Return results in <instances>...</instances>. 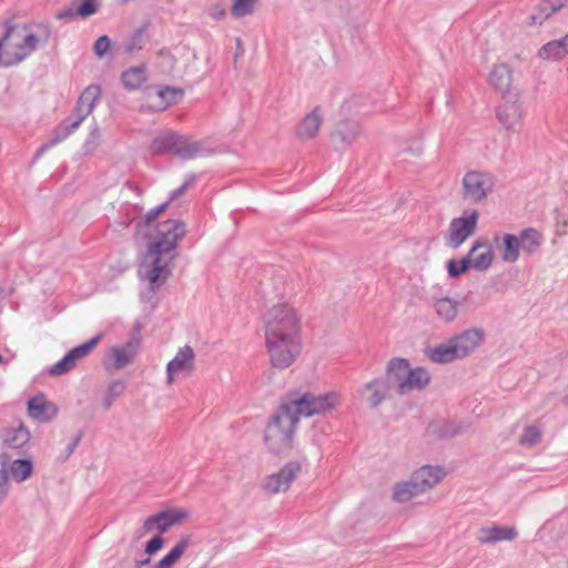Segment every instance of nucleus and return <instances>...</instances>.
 Listing matches in <instances>:
<instances>
[{"instance_id": "f257e3e1", "label": "nucleus", "mask_w": 568, "mask_h": 568, "mask_svg": "<svg viewBox=\"0 0 568 568\" xmlns=\"http://www.w3.org/2000/svg\"><path fill=\"white\" fill-rule=\"evenodd\" d=\"M335 394L290 392L276 412L270 417L264 442L272 454H287L293 448L297 423L301 417H311L331 410L335 406Z\"/></svg>"}, {"instance_id": "f03ea898", "label": "nucleus", "mask_w": 568, "mask_h": 568, "mask_svg": "<svg viewBox=\"0 0 568 568\" xmlns=\"http://www.w3.org/2000/svg\"><path fill=\"white\" fill-rule=\"evenodd\" d=\"M186 233L185 224L181 220H168L156 225L155 236L149 242L140 275L150 282L151 290L155 292L171 275L162 256L175 252L179 241Z\"/></svg>"}, {"instance_id": "7ed1b4c3", "label": "nucleus", "mask_w": 568, "mask_h": 568, "mask_svg": "<svg viewBox=\"0 0 568 568\" xmlns=\"http://www.w3.org/2000/svg\"><path fill=\"white\" fill-rule=\"evenodd\" d=\"M4 34L0 38V64L9 68L21 63L37 49L40 38L26 33L27 27H18L6 21Z\"/></svg>"}, {"instance_id": "20e7f679", "label": "nucleus", "mask_w": 568, "mask_h": 568, "mask_svg": "<svg viewBox=\"0 0 568 568\" xmlns=\"http://www.w3.org/2000/svg\"><path fill=\"white\" fill-rule=\"evenodd\" d=\"M264 328L265 335L301 336V317L292 305L278 303L266 312Z\"/></svg>"}, {"instance_id": "39448f33", "label": "nucleus", "mask_w": 568, "mask_h": 568, "mask_svg": "<svg viewBox=\"0 0 568 568\" xmlns=\"http://www.w3.org/2000/svg\"><path fill=\"white\" fill-rule=\"evenodd\" d=\"M265 346L271 366L275 369H286L296 361L302 351L301 336L265 335Z\"/></svg>"}, {"instance_id": "423d86ee", "label": "nucleus", "mask_w": 568, "mask_h": 568, "mask_svg": "<svg viewBox=\"0 0 568 568\" xmlns=\"http://www.w3.org/2000/svg\"><path fill=\"white\" fill-rule=\"evenodd\" d=\"M199 151V143L192 142L187 138L175 132H169L156 136L150 144V152L153 155L172 153L184 159H191L194 158Z\"/></svg>"}, {"instance_id": "0eeeda50", "label": "nucleus", "mask_w": 568, "mask_h": 568, "mask_svg": "<svg viewBox=\"0 0 568 568\" xmlns=\"http://www.w3.org/2000/svg\"><path fill=\"white\" fill-rule=\"evenodd\" d=\"M479 214L476 210H466L463 215L450 221L445 243L452 248H458L477 227Z\"/></svg>"}, {"instance_id": "6e6552de", "label": "nucleus", "mask_w": 568, "mask_h": 568, "mask_svg": "<svg viewBox=\"0 0 568 568\" xmlns=\"http://www.w3.org/2000/svg\"><path fill=\"white\" fill-rule=\"evenodd\" d=\"M494 178L489 173L470 171L463 178L464 197L478 203L485 200L494 187Z\"/></svg>"}, {"instance_id": "1a4fd4ad", "label": "nucleus", "mask_w": 568, "mask_h": 568, "mask_svg": "<svg viewBox=\"0 0 568 568\" xmlns=\"http://www.w3.org/2000/svg\"><path fill=\"white\" fill-rule=\"evenodd\" d=\"M102 337L103 334L100 333L88 342L70 349L59 362L49 368V374L51 376H61L73 369L80 359L87 357L95 348Z\"/></svg>"}, {"instance_id": "9d476101", "label": "nucleus", "mask_w": 568, "mask_h": 568, "mask_svg": "<svg viewBox=\"0 0 568 568\" xmlns=\"http://www.w3.org/2000/svg\"><path fill=\"white\" fill-rule=\"evenodd\" d=\"M497 119L508 132H519L523 126V108L518 93L503 95V102L497 108Z\"/></svg>"}, {"instance_id": "9b49d317", "label": "nucleus", "mask_w": 568, "mask_h": 568, "mask_svg": "<svg viewBox=\"0 0 568 568\" xmlns=\"http://www.w3.org/2000/svg\"><path fill=\"white\" fill-rule=\"evenodd\" d=\"M301 469L302 464L300 462H288L277 473L265 477L263 488L270 494L285 491L298 476Z\"/></svg>"}, {"instance_id": "f8f14e48", "label": "nucleus", "mask_w": 568, "mask_h": 568, "mask_svg": "<svg viewBox=\"0 0 568 568\" xmlns=\"http://www.w3.org/2000/svg\"><path fill=\"white\" fill-rule=\"evenodd\" d=\"M390 389L387 379L376 377L363 385L359 396L371 408H377L389 396Z\"/></svg>"}, {"instance_id": "ddd939ff", "label": "nucleus", "mask_w": 568, "mask_h": 568, "mask_svg": "<svg viewBox=\"0 0 568 568\" xmlns=\"http://www.w3.org/2000/svg\"><path fill=\"white\" fill-rule=\"evenodd\" d=\"M195 354L191 346L181 347L173 359L166 365V383H173V376L179 373L191 374L194 371Z\"/></svg>"}, {"instance_id": "4468645a", "label": "nucleus", "mask_w": 568, "mask_h": 568, "mask_svg": "<svg viewBox=\"0 0 568 568\" xmlns=\"http://www.w3.org/2000/svg\"><path fill=\"white\" fill-rule=\"evenodd\" d=\"M518 537L517 529L511 526H498L481 527L477 532V540L483 545H493L499 541H511Z\"/></svg>"}, {"instance_id": "2eb2a0df", "label": "nucleus", "mask_w": 568, "mask_h": 568, "mask_svg": "<svg viewBox=\"0 0 568 568\" xmlns=\"http://www.w3.org/2000/svg\"><path fill=\"white\" fill-rule=\"evenodd\" d=\"M28 413L30 417L47 423L58 415V407L47 400L43 394H39L28 400Z\"/></svg>"}, {"instance_id": "dca6fc26", "label": "nucleus", "mask_w": 568, "mask_h": 568, "mask_svg": "<svg viewBox=\"0 0 568 568\" xmlns=\"http://www.w3.org/2000/svg\"><path fill=\"white\" fill-rule=\"evenodd\" d=\"M185 515L181 511H161L148 517L143 523L144 532L158 529L160 534L165 532L171 526L180 523Z\"/></svg>"}, {"instance_id": "f3484780", "label": "nucleus", "mask_w": 568, "mask_h": 568, "mask_svg": "<svg viewBox=\"0 0 568 568\" xmlns=\"http://www.w3.org/2000/svg\"><path fill=\"white\" fill-rule=\"evenodd\" d=\"M484 334L480 329L470 328L463 333L452 337L454 345L456 346L460 358L468 356L474 352L483 342Z\"/></svg>"}, {"instance_id": "a211bd4d", "label": "nucleus", "mask_w": 568, "mask_h": 568, "mask_svg": "<svg viewBox=\"0 0 568 568\" xmlns=\"http://www.w3.org/2000/svg\"><path fill=\"white\" fill-rule=\"evenodd\" d=\"M445 475L446 471L444 468L426 465L413 473L415 478L414 485L418 486L423 494L437 485L445 477Z\"/></svg>"}, {"instance_id": "6ab92c4d", "label": "nucleus", "mask_w": 568, "mask_h": 568, "mask_svg": "<svg viewBox=\"0 0 568 568\" xmlns=\"http://www.w3.org/2000/svg\"><path fill=\"white\" fill-rule=\"evenodd\" d=\"M409 369L410 364L408 359L395 357L387 363L386 374L383 378L388 381L390 388L396 386L398 394H400V384L405 381Z\"/></svg>"}, {"instance_id": "aec40b11", "label": "nucleus", "mask_w": 568, "mask_h": 568, "mask_svg": "<svg viewBox=\"0 0 568 568\" xmlns=\"http://www.w3.org/2000/svg\"><path fill=\"white\" fill-rule=\"evenodd\" d=\"M140 348V338H132L122 346H114L110 349V355L114 359L113 367L121 369L129 365Z\"/></svg>"}, {"instance_id": "412c9836", "label": "nucleus", "mask_w": 568, "mask_h": 568, "mask_svg": "<svg viewBox=\"0 0 568 568\" xmlns=\"http://www.w3.org/2000/svg\"><path fill=\"white\" fill-rule=\"evenodd\" d=\"M323 123L321 108H314L306 114L296 128V135L301 140H310L316 136L320 126Z\"/></svg>"}, {"instance_id": "4be33fe9", "label": "nucleus", "mask_w": 568, "mask_h": 568, "mask_svg": "<svg viewBox=\"0 0 568 568\" xmlns=\"http://www.w3.org/2000/svg\"><path fill=\"white\" fill-rule=\"evenodd\" d=\"M471 262L473 268L477 271H486L490 267L494 253L486 242H476L467 254Z\"/></svg>"}, {"instance_id": "5701e85b", "label": "nucleus", "mask_w": 568, "mask_h": 568, "mask_svg": "<svg viewBox=\"0 0 568 568\" xmlns=\"http://www.w3.org/2000/svg\"><path fill=\"white\" fill-rule=\"evenodd\" d=\"M430 382L429 373L423 367L410 368L408 375H406L405 381L400 384V394L405 395L410 393L412 390H422L424 389Z\"/></svg>"}, {"instance_id": "b1692460", "label": "nucleus", "mask_w": 568, "mask_h": 568, "mask_svg": "<svg viewBox=\"0 0 568 568\" xmlns=\"http://www.w3.org/2000/svg\"><path fill=\"white\" fill-rule=\"evenodd\" d=\"M191 545L192 537L190 535L181 537L172 549L151 568H172Z\"/></svg>"}, {"instance_id": "393cba45", "label": "nucleus", "mask_w": 568, "mask_h": 568, "mask_svg": "<svg viewBox=\"0 0 568 568\" xmlns=\"http://www.w3.org/2000/svg\"><path fill=\"white\" fill-rule=\"evenodd\" d=\"M511 70L506 63L495 64L489 74V83L504 94L513 93L509 90L511 84Z\"/></svg>"}, {"instance_id": "a878e982", "label": "nucleus", "mask_w": 568, "mask_h": 568, "mask_svg": "<svg viewBox=\"0 0 568 568\" xmlns=\"http://www.w3.org/2000/svg\"><path fill=\"white\" fill-rule=\"evenodd\" d=\"M428 357L434 363L447 364L455 359H459V353L454 345L452 338L447 342L439 344L438 346L430 348L428 352Z\"/></svg>"}, {"instance_id": "bb28decb", "label": "nucleus", "mask_w": 568, "mask_h": 568, "mask_svg": "<svg viewBox=\"0 0 568 568\" xmlns=\"http://www.w3.org/2000/svg\"><path fill=\"white\" fill-rule=\"evenodd\" d=\"M517 237L520 248L528 255L536 253L542 242L541 233L534 227L523 230Z\"/></svg>"}, {"instance_id": "cd10ccee", "label": "nucleus", "mask_w": 568, "mask_h": 568, "mask_svg": "<svg viewBox=\"0 0 568 568\" xmlns=\"http://www.w3.org/2000/svg\"><path fill=\"white\" fill-rule=\"evenodd\" d=\"M566 2L567 0H541L537 12L530 17L531 24H541L544 20L564 8Z\"/></svg>"}, {"instance_id": "c85d7f7f", "label": "nucleus", "mask_w": 568, "mask_h": 568, "mask_svg": "<svg viewBox=\"0 0 568 568\" xmlns=\"http://www.w3.org/2000/svg\"><path fill=\"white\" fill-rule=\"evenodd\" d=\"M29 440L30 432L23 425L7 429L3 435V445L9 448H22Z\"/></svg>"}, {"instance_id": "c756f323", "label": "nucleus", "mask_w": 568, "mask_h": 568, "mask_svg": "<svg viewBox=\"0 0 568 568\" xmlns=\"http://www.w3.org/2000/svg\"><path fill=\"white\" fill-rule=\"evenodd\" d=\"M414 483L415 478L412 475L409 480L396 484L393 490V499L397 503H407L413 497L420 495L419 487L415 486Z\"/></svg>"}, {"instance_id": "7c9ffc66", "label": "nucleus", "mask_w": 568, "mask_h": 568, "mask_svg": "<svg viewBox=\"0 0 568 568\" xmlns=\"http://www.w3.org/2000/svg\"><path fill=\"white\" fill-rule=\"evenodd\" d=\"M121 79L128 90H136L146 80L145 68L143 65L131 67L122 72Z\"/></svg>"}, {"instance_id": "2f4dec72", "label": "nucleus", "mask_w": 568, "mask_h": 568, "mask_svg": "<svg viewBox=\"0 0 568 568\" xmlns=\"http://www.w3.org/2000/svg\"><path fill=\"white\" fill-rule=\"evenodd\" d=\"M359 134V124L355 121L341 122L333 134L334 139H339L344 144H351Z\"/></svg>"}, {"instance_id": "473e14b6", "label": "nucleus", "mask_w": 568, "mask_h": 568, "mask_svg": "<svg viewBox=\"0 0 568 568\" xmlns=\"http://www.w3.org/2000/svg\"><path fill=\"white\" fill-rule=\"evenodd\" d=\"M568 53L561 39L550 41L544 44L538 52L541 59L546 60H559Z\"/></svg>"}, {"instance_id": "72a5a7b5", "label": "nucleus", "mask_w": 568, "mask_h": 568, "mask_svg": "<svg viewBox=\"0 0 568 568\" xmlns=\"http://www.w3.org/2000/svg\"><path fill=\"white\" fill-rule=\"evenodd\" d=\"M161 99L159 109L165 110L168 106L176 102L178 97L183 95V90L174 87L150 88Z\"/></svg>"}, {"instance_id": "f704fd0d", "label": "nucleus", "mask_w": 568, "mask_h": 568, "mask_svg": "<svg viewBox=\"0 0 568 568\" xmlns=\"http://www.w3.org/2000/svg\"><path fill=\"white\" fill-rule=\"evenodd\" d=\"M458 303L452 298L444 297L435 302L437 315L445 322H452L457 315Z\"/></svg>"}, {"instance_id": "c9c22d12", "label": "nucleus", "mask_w": 568, "mask_h": 568, "mask_svg": "<svg viewBox=\"0 0 568 568\" xmlns=\"http://www.w3.org/2000/svg\"><path fill=\"white\" fill-rule=\"evenodd\" d=\"M504 252L501 255L503 261L507 263H515L519 258V241L517 235L505 234L504 235Z\"/></svg>"}, {"instance_id": "e433bc0d", "label": "nucleus", "mask_w": 568, "mask_h": 568, "mask_svg": "<svg viewBox=\"0 0 568 568\" xmlns=\"http://www.w3.org/2000/svg\"><path fill=\"white\" fill-rule=\"evenodd\" d=\"M126 384L124 381L116 379L109 384L105 394L102 399V406L104 410H109L113 405V402L118 399L125 390Z\"/></svg>"}, {"instance_id": "4c0bfd02", "label": "nucleus", "mask_w": 568, "mask_h": 568, "mask_svg": "<svg viewBox=\"0 0 568 568\" xmlns=\"http://www.w3.org/2000/svg\"><path fill=\"white\" fill-rule=\"evenodd\" d=\"M33 470V464L30 459H16L10 467L12 477L18 481L22 483L28 479Z\"/></svg>"}, {"instance_id": "58836bf2", "label": "nucleus", "mask_w": 568, "mask_h": 568, "mask_svg": "<svg viewBox=\"0 0 568 568\" xmlns=\"http://www.w3.org/2000/svg\"><path fill=\"white\" fill-rule=\"evenodd\" d=\"M101 94L102 90L99 84H90L83 90L77 102L90 106L92 110H94L97 102L101 98Z\"/></svg>"}, {"instance_id": "ea45409f", "label": "nucleus", "mask_w": 568, "mask_h": 568, "mask_svg": "<svg viewBox=\"0 0 568 568\" xmlns=\"http://www.w3.org/2000/svg\"><path fill=\"white\" fill-rule=\"evenodd\" d=\"M231 13L234 18H244L254 12L257 0H232Z\"/></svg>"}, {"instance_id": "a19ab883", "label": "nucleus", "mask_w": 568, "mask_h": 568, "mask_svg": "<svg viewBox=\"0 0 568 568\" xmlns=\"http://www.w3.org/2000/svg\"><path fill=\"white\" fill-rule=\"evenodd\" d=\"M75 129L71 128V118H68L53 129L49 141L54 146L65 140Z\"/></svg>"}, {"instance_id": "79ce46f5", "label": "nucleus", "mask_w": 568, "mask_h": 568, "mask_svg": "<svg viewBox=\"0 0 568 568\" xmlns=\"http://www.w3.org/2000/svg\"><path fill=\"white\" fill-rule=\"evenodd\" d=\"M75 129L71 128V118H68L53 129L49 141L54 146L65 140Z\"/></svg>"}, {"instance_id": "37998d69", "label": "nucleus", "mask_w": 568, "mask_h": 568, "mask_svg": "<svg viewBox=\"0 0 568 568\" xmlns=\"http://www.w3.org/2000/svg\"><path fill=\"white\" fill-rule=\"evenodd\" d=\"M471 262L468 256H464L462 260H449L447 262V272L448 275L453 278L459 277L464 273H466L469 268H471Z\"/></svg>"}, {"instance_id": "c03bdc74", "label": "nucleus", "mask_w": 568, "mask_h": 568, "mask_svg": "<svg viewBox=\"0 0 568 568\" xmlns=\"http://www.w3.org/2000/svg\"><path fill=\"white\" fill-rule=\"evenodd\" d=\"M9 455L2 453L0 455L1 468H0V504L4 500L9 493V475L6 469L9 462Z\"/></svg>"}, {"instance_id": "a18cd8bd", "label": "nucleus", "mask_w": 568, "mask_h": 568, "mask_svg": "<svg viewBox=\"0 0 568 568\" xmlns=\"http://www.w3.org/2000/svg\"><path fill=\"white\" fill-rule=\"evenodd\" d=\"M541 438V433L536 426H526L521 436L519 437V443L523 446H534Z\"/></svg>"}, {"instance_id": "49530a36", "label": "nucleus", "mask_w": 568, "mask_h": 568, "mask_svg": "<svg viewBox=\"0 0 568 568\" xmlns=\"http://www.w3.org/2000/svg\"><path fill=\"white\" fill-rule=\"evenodd\" d=\"M100 10L99 0H83L77 9V13L81 18H89Z\"/></svg>"}, {"instance_id": "de8ad7c7", "label": "nucleus", "mask_w": 568, "mask_h": 568, "mask_svg": "<svg viewBox=\"0 0 568 568\" xmlns=\"http://www.w3.org/2000/svg\"><path fill=\"white\" fill-rule=\"evenodd\" d=\"M169 207V202H164L156 207L150 210L139 222L138 227L148 226L153 223L156 217Z\"/></svg>"}, {"instance_id": "09e8293b", "label": "nucleus", "mask_w": 568, "mask_h": 568, "mask_svg": "<svg viewBox=\"0 0 568 568\" xmlns=\"http://www.w3.org/2000/svg\"><path fill=\"white\" fill-rule=\"evenodd\" d=\"M92 111L93 110L90 106L77 102L73 109V114L75 115V119H71V128L78 129L80 124L88 118V115L92 113Z\"/></svg>"}, {"instance_id": "8fccbe9b", "label": "nucleus", "mask_w": 568, "mask_h": 568, "mask_svg": "<svg viewBox=\"0 0 568 568\" xmlns=\"http://www.w3.org/2000/svg\"><path fill=\"white\" fill-rule=\"evenodd\" d=\"M111 48V39L108 36L99 37L93 43L92 50L98 59H103Z\"/></svg>"}, {"instance_id": "3c124183", "label": "nucleus", "mask_w": 568, "mask_h": 568, "mask_svg": "<svg viewBox=\"0 0 568 568\" xmlns=\"http://www.w3.org/2000/svg\"><path fill=\"white\" fill-rule=\"evenodd\" d=\"M195 180H196L195 174L187 175V178L185 179L183 184L170 193V196L166 202H169V204H170L171 202L175 201L181 195H183L186 192V190L190 189L194 184Z\"/></svg>"}, {"instance_id": "603ef678", "label": "nucleus", "mask_w": 568, "mask_h": 568, "mask_svg": "<svg viewBox=\"0 0 568 568\" xmlns=\"http://www.w3.org/2000/svg\"><path fill=\"white\" fill-rule=\"evenodd\" d=\"M142 42H143V29H138L134 31V33L131 36L130 40L126 43L125 51L128 53H132L136 50L142 49Z\"/></svg>"}, {"instance_id": "864d4df0", "label": "nucleus", "mask_w": 568, "mask_h": 568, "mask_svg": "<svg viewBox=\"0 0 568 568\" xmlns=\"http://www.w3.org/2000/svg\"><path fill=\"white\" fill-rule=\"evenodd\" d=\"M164 546V538L161 536V534L155 535L152 537L145 545L144 551L148 555H154L158 552L162 547Z\"/></svg>"}, {"instance_id": "5fc2aeb1", "label": "nucleus", "mask_w": 568, "mask_h": 568, "mask_svg": "<svg viewBox=\"0 0 568 568\" xmlns=\"http://www.w3.org/2000/svg\"><path fill=\"white\" fill-rule=\"evenodd\" d=\"M75 17H79V14L77 13V10H74L72 7L63 8L55 13V18L58 20L69 21V20L74 19Z\"/></svg>"}, {"instance_id": "6e6d98bb", "label": "nucleus", "mask_w": 568, "mask_h": 568, "mask_svg": "<svg viewBox=\"0 0 568 568\" xmlns=\"http://www.w3.org/2000/svg\"><path fill=\"white\" fill-rule=\"evenodd\" d=\"M82 437H83V432L79 430L78 434L75 435V437L72 439V442L67 446V448L64 450V459H68L74 453V449L78 447Z\"/></svg>"}, {"instance_id": "4d7b16f0", "label": "nucleus", "mask_w": 568, "mask_h": 568, "mask_svg": "<svg viewBox=\"0 0 568 568\" xmlns=\"http://www.w3.org/2000/svg\"><path fill=\"white\" fill-rule=\"evenodd\" d=\"M210 16L215 20H221L226 16V11L221 3H214L210 7Z\"/></svg>"}, {"instance_id": "13d9d810", "label": "nucleus", "mask_w": 568, "mask_h": 568, "mask_svg": "<svg viewBox=\"0 0 568 568\" xmlns=\"http://www.w3.org/2000/svg\"><path fill=\"white\" fill-rule=\"evenodd\" d=\"M39 27L42 30L41 38L47 42L51 37V28L48 24H40Z\"/></svg>"}, {"instance_id": "bf43d9fd", "label": "nucleus", "mask_w": 568, "mask_h": 568, "mask_svg": "<svg viewBox=\"0 0 568 568\" xmlns=\"http://www.w3.org/2000/svg\"><path fill=\"white\" fill-rule=\"evenodd\" d=\"M53 145L51 144L50 141H48L47 143H43L36 152L34 154V158L38 159L40 158L45 151H48L49 149H51Z\"/></svg>"}, {"instance_id": "052dcab7", "label": "nucleus", "mask_w": 568, "mask_h": 568, "mask_svg": "<svg viewBox=\"0 0 568 568\" xmlns=\"http://www.w3.org/2000/svg\"><path fill=\"white\" fill-rule=\"evenodd\" d=\"M151 562V559L150 558H145V559H142V560H136L135 561V568H141L143 566H146Z\"/></svg>"}, {"instance_id": "680f3d73", "label": "nucleus", "mask_w": 568, "mask_h": 568, "mask_svg": "<svg viewBox=\"0 0 568 568\" xmlns=\"http://www.w3.org/2000/svg\"><path fill=\"white\" fill-rule=\"evenodd\" d=\"M236 53H235V57L237 58L239 55H241L243 53V48H242V41L240 38L236 39Z\"/></svg>"}, {"instance_id": "e2e57ef3", "label": "nucleus", "mask_w": 568, "mask_h": 568, "mask_svg": "<svg viewBox=\"0 0 568 568\" xmlns=\"http://www.w3.org/2000/svg\"><path fill=\"white\" fill-rule=\"evenodd\" d=\"M420 153H422V145H420V144H418V145L416 146V149L414 150V154L418 155V154H420Z\"/></svg>"}, {"instance_id": "0e129e2a", "label": "nucleus", "mask_w": 568, "mask_h": 568, "mask_svg": "<svg viewBox=\"0 0 568 568\" xmlns=\"http://www.w3.org/2000/svg\"><path fill=\"white\" fill-rule=\"evenodd\" d=\"M129 225H130V221H128V222L126 221H122L121 222V226L122 227H128Z\"/></svg>"}, {"instance_id": "69168bd1", "label": "nucleus", "mask_w": 568, "mask_h": 568, "mask_svg": "<svg viewBox=\"0 0 568 568\" xmlns=\"http://www.w3.org/2000/svg\"><path fill=\"white\" fill-rule=\"evenodd\" d=\"M118 1H119V3H121V4H125V3H128L130 0H118Z\"/></svg>"}, {"instance_id": "338daca9", "label": "nucleus", "mask_w": 568, "mask_h": 568, "mask_svg": "<svg viewBox=\"0 0 568 568\" xmlns=\"http://www.w3.org/2000/svg\"><path fill=\"white\" fill-rule=\"evenodd\" d=\"M457 432L454 430V432H449V433H445L446 435H449V436H454Z\"/></svg>"}, {"instance_id": "774afa93", "label": "nucleus", "mask_w": 568, "mask_h": 568, "mask_svg": "<svg viewBox=\"0 0 568 568\" xmlns=\"http://www.w3.org/2000/svg\"><path fill=\"white\" fill-rule=\"evenodd\" d=\"M98 133V128L95 126L94 130L92 131V135Z\"/></svg>"}]
</instances>
